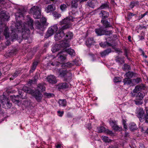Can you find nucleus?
<instances>
[{"label":"nucleus","mask_w":148,"mask_h":148,"mask_svg":"<svg viewBox=\"0 0 148 148\" xmlns=\"http://www.w3.org/2000/svg\"><path fill=\"white\" fill-rule=\"evenodd\" d=\"M60 8L62 11H64L67 8V6L65 4H63L60 5Z\"/></svg>","instance_id":"54"},{"label":"nucleus","mask_w":148,"mask_h":148,"mask_svg":"<svg viewBox=\"0 0 148 148\" xmlns=\"http://www.w3.org/2000/svg\"><path fill=\"white\" fill-rule=\"evenodd\" d=\"M101 22L105 28L110 27L111 26L110 23L106 19H101Z\"/></svg>","instance_id":"20"},{"label":"nucleus","mask_w":148,"mask_h":148,"mask_svg":"<svg viewBox=\"0 0 148 148\" xmlns=\"http://www.w3.org/2000/svg\"><path fill=\"white\" fill-rule=\"evenodd\" d=\"M95 32L98 36H101L104 35L105 33V30L102 27L96 29H95Z\"/></svg>","instance_id":"17"},{"label":"nucleus","mask_w":148,"mask_h":148,"mask_svg":"<svg viewBox=\"0 0 148 148\" xmlns=\"http://www.w3.org/2000/svg\"><path fill=\"white\" fill-rule=\"evenodd\" d=\"M146 87L145 85L143 84H140L136 86L134 89L133 91L134 93H136L140 90H144Z\"/></svg>","instance_id":"15"},{"label":"nucleus","mask_w":148,"mask_h":148,"mask_svg":"<svg viewBox=\"0 0 148 148\" xmlns=\"http://www.w3.org/2000/svg\"><path fill=\"white\" fill-rule=\"evenodd\" d=\"M95 41L92 38H90L87 39L85 42L86 45L88 47H90L91 45H93Z\"/></svg>","instance_id":"16"},{"label":"nucleus","mask_w":148,"mask_h":148,"mask_svg":"<svg viewBox=\"0 0 148 148\" xmlns=\"http://www.w3.org/2000/svg\"><path fill=\"white\" fill-rule=\"evenodd\" d=\"M133 16H135L136 17L137 16V15L136 14H134L133 13L128 12L127 13V18L129 20L131 19Z\"/></svg>","instance_id":"42"},{"label":"nucleus","mask_w":148,"mask_h":148,"mask_svg":"<svg viewBox=\"0 0 148 148\" xmlns=\"http://www.w3.org/2000/svg\"><path fill=\"white\" fill-rule=\"evenodd\" d=\"M106 42H101L99 43V45L101 47L105 48L106 47Z\"/></svg>","instance_id":"57"},{"label":"nucleus","mask_w":148,"mask_h":148,"mask_svg":"<svg viewBox=\"0 0 148 148\" xmlns=\"http://www.w3.org/2000/svg\"><path fill=\"white\" fill-rule=\"evenodd\" d=\"M109 3L108 1H107L105 3H102L99 9L101 10L108 9L109 8Z\"/></svg>","instance_id":"25"},{"label":"nucleus","mask_w":148,"mask_h":148,"mask_svg":"<svg viewBox=\"0 0 148 148\" xmlns=\"http://www.w3.org/2000/svg\"><path fill=\"white\" fill-rule=\"evenodd\" d=\"M15 16L16 17V20H17L18 18L23 16V14L22 13L20 12H17L15 14Z\"/></svg>","instance_id":"53"},{"label":"nucleus","mask_w":148,"mask_h":148,"mask_svg":"<svg viewBox=\"0 0 148 148\" xmlns=\"http://www.w3.org/2000/svg\"><path fill=\"white\" fill-rule=\"evenodd\" d=\"M45 96H46L48 98H51L53 97L54 96V94L52 93H48L47 92H45L44 94Z\"/></svg>","instance_id":"52"},{"label":"nucleus","mask_w":148,"mask_h":148,"mask_svg":"<svg viewBox=\"0 0 148 148\" xmlns=\"http://www.w3.org/2000/svg\"><path fill=\"white\" fill-rule=\"evenodd\" d=\"M37 89L38 90L37 91H39L43 92L45 91V88L44 85L41 84H38L37 86Z\"/></svg>","instance_id":"30"},{"label":"nucleus","mask_w":148,"mask_h":148,"mask_svg":"<svg viewBox=\"0 0 148 148\" xmlns=\"http://www.w3.org/2000/svg\"><path fill=\"white\" fill-rule=\"evenodd\" d=\"M139 51L141 52L142 54L141 55H143V57H145V58H147V56L145 54V53L144 51L141 49H139Z\"/></svg>","instance_id":"56"},{"label":"nucleus","mask_w":148,"mask_h":148,"mask_svg":"<svg viewBox=\"0 0 148 148\" xmlns=\"http://www.w3.org/2000/svg\"><path fill=\"white\" fill-rule=\"evenodd\" d=\"M12 31V33L11 34V38L12 41H14V40L16 39V38H18V35L16 33L18 32H20L22 33V32L21 31H18L17 30V29L16 28V23L15 24V28L14 29H11Z\"/></svg>","instance_id":"11"},{"label":"nucleus","mask_w":148,"mask_h":148,"mask_svg":"<svg viewBox=\"0 0 148 148\" xmlns=\"http://www.w3.org/2000/svg\"><path fill=\"white\" fill-rule=\"evenodd\" d=\"M123 48L124 51V55H125V57H127V56H128V54L130 52L129 49L128 48H126L125 47H123Z\"/></svg>","instance_id":"44"},{"label":"nucleus","mask_w":148,"mask_h":148,"mask_svg":"<svg viewBox=\"0 0 148 148\" xmlns=\"http://www.w3.org/2000/svg\"><path fill=\"white\" fill-rule=\"evenodd\" d=\"M145 110L146 113L142 108H137L136 113L140 122L145 121L146 123H148V107H146Z\"/></svg>","instance_id":"2"},{"label":"nucleus","mask_w":148,"mask_h":148,"mask_svg":"<svg viewBox=\"0 0 148 148\" xmlns=\"http://www.w3.org/2000/svg\"><path fill=\"white\" fill-rule=\"evenodd\" d=\"M58 113V115L60 117H62L64 114V112L63 111H58L57 112Z\"/></svg>","instance_id":"59"},{"label":"nucleus","mask_w":148,"mask_h":148,"mask_svg":"<svg viewBox=\"0 0 148 148\" xmlns=\"http://www.w3.org/2000/svg\"><path fill=\"white\" fill-rule=\"evenodd\" d=\"M30 12L33 14L34 17L35 19L40 18L41 13L38 7L34 6L30 9Z\"/></svg>","instance_id":"5"},{"label":"nucleus","mask_w":148,"mask_h":148,"mask_svg":"<svg viewBox=\"0 0 148 148\" xmlns=\"http://www.w3.org/2000/svg\"><path fill=\"white\" fill-rule=\"evenodd\" d=\"M64 35L65 34L64 31L62 29H59L55 35V40L56 41L59 40L61 39Z\"/></svg>","instance_id":"9"},{"label":"nucleus","mask_w":148,"mask_h":148,"mask_svg":"<svg viewBox=\"0 0 148 148\" xmlns=\"http://www.w3.org/2000/svg\"><path fill=\"white\" fill-rule=\"evenodd\" d=\"M64 36V39L69 42V40L72 38L73 34L72 32H69L66 33Z\"/></svg>","instance_id":"18"},{"label":"nucleus","mask_w":148,"mask_h":148,"mask_svg":"<svg viewBox=\"0 0 148 148\" xmlns=\"http://www.w3.org/2000/svg\"><path fill=\"white\" fill-rule=\"evenodd\" d=\"M139 4V2L138 1H132L131 2L130 4V7L132 9L134 8L135 6L136 5H138Z\"/></svg>","instance_id":"39"},{"label":"nucleus","mask_w":148,"mask_h":148,"mask_svg":"<svg viewBox=\"0 0 148 148\" xmlns=\"http://www.w3.org/2000/svg\"><path fill=\"white\" fill-rule=\"evenodd\" d=\"M4 34L5 38L7 39L9 37V32L8 27H5L4 29Z\"/></svg>","instance_id":"34"},{"label":"nucleus","mask_w":148,"mask_h":148,"mask_svg":"<svg viewBox=\"0 0 148 148\" xmlns=\"http://www.w3.org/2000/svg\"><path fill=\"white\" fill-rule=\"evenodd\" d=\"M58 29V27L56 25L51 26L48 28L47 31L46 32L45 38H47L51 36L57 32Z\"/></svg>","instance_id":"6"},{"label":"nucleus","mask_w":148,"mask_h":148,"mask_svg":"<svg viewBox=\"0 0 148 148\" xmlns=\"http://www.w3.org/2000/svg\"><path fill=\"white\" fill-rule=\"evenodd\" d=\"M115 60L120 65L124 63V58H120L119 56L115 57Z\"/></svg>","instance_id":"27"},{"label":"nucleus","mask_w":148,"mask_h":148,"mask_svg":"<svg viewBox=\"0 0 148 148\" xmlns=\"http://www.w3.org/2000/svg\"><path fill=\"white\" fill-rule=\"evenodd\" d=\"M113 129L115 131H120L122 130L121 127H119L116 124L112 126Z\"/></svg>","instance_id":"40"},{"label":"nucleus","mask_w":148,"mask_h":148,"mask_svg":"<svg viewBox=\"0 0 148 148\" xmlns=\"http://www.w3.org/2000/svg\"><path fill=\"white\" fill-rule=\"evenodd\" d=\"M97 3V1L95 0L89 1L88 2V6L92 8H94L95 5Z\"/></svg>","instance_id":"28"},{"label":"nucleus","mask_w":148,"mask_h":148,"mask_svg":"<svg viewBox=\"0 0 148 148\" xmlns=\"http://www.w3.org/2000/svg\"><path fill=\"white\" fill-rule=\"evenodd\" d=\"M55 9H54L52 5H49L47 8L46 10V12L49 13L54 10Z\"/></svg>","instance_id":"38"},{"label":"nucleus","mask_w":148,"mask_h":148,"mask_svg":"<svg viewBox=\"0 0 148 148\" xmlns=\"http://www.w3.org/2000/svg\"><path fill=\"white\" fill-rule=\"evenodd\" d=\"M110 37H108L107 38H106V47H111L113 48L114 45V44L113 43V42H109L110 41Z\"/></svg>","instance_id":"29"},{"label":"nucleus","mask_w":148,"mask_h":148,"mask_svg":"<svg viewBox=\"0 0 148 148\" xmlns=\"http://www.w3.org/2000/svg\"><path fill=\"white\" fill-rule=\"evenodd\" d=\"M132 81L134 84H135L140 83L142 81L140 77H137L136 78L133 79Z\"/></svg>","instance_id":"36"},{"label":"nucleus","mask_w":148,"mask_h":148,"mask_svg":"<svg viewBox=\"0 0 148 148\" xmlns=\"http://www.w3.org/2000/svg\"><path fill=\"white\" fill-rule=\"evenodd\" d=\"M79 0H72L71 2V7L72 8H77Z\"/></svg>","instance_id":"23"},{"label":"nucleus","mask_w":148,"mask_h":148,"mask_svg":"<svg viewBox=\"0 0 148 148\" xmlns=\"http://www.w3.org/2000/svg\"><path fill=\"white\" fill-rule=\"evenodd\" d=\"M65 52L66 53L70 55L71 57H73L75 56V53L73 49H66L65 50Z\"/></svg>","instance_id":"21"},{"label":"nucleus","mask_w":148,"mask_h":148,"mask_svg":"<svg viewBox=\"0 0 148 148\" xmlns=\"http://www.w3.org/2000/svg\"><path fill=\"white\" fill-rule=\"evenodd\" d=\"M100 17L102 19H107L109 16V12L104 11L101 10L99 13Z\"/></svg>","instance_id":"14"},{"label":"nucleus","mask_w":148,"mask_h":148,"mask_svg":"<svg viewBox=\"0 0 148 148\" xmlns=\"http://www.w3.org/2000/svg\"><path fill=\"white\" fill-rule=\"evenodd\" d=\"M23 90L25 92L31 94L34 91V90H32L31 88L26 86L23 87Z\"/></svg>","instance_id":"31"},{"label":"nucleus","mask_w":148,"mask_h":148,"mask_svg":"<svg viewBox=\"0 0 148 148\" xmlns=\"http://www.w3.org/2000/svg\"><path fill=\"white\" fill-rule=\"evenodd\" d=\"M69 85L66 82H62L58 84L57 86V87L59 90L65 89L68 88Z\"/></svg>","instance_id":"13"},{"label":"nucleus","mask_w":148,"mask_h":148,"mask_svg":"<svg viewBox=\"0 0 148 148\" xmlns=\"http://www.w3.org/2000/svg\"><path fill=\"white\" fill-rule=\"evenodd\" d=\"M123 82L124 83V85H129L131 84L132 81V79L130 78H125L123 79Z\"/></svg>","instance_id":"33"},{"label":"nucleus","mask_w":148,"mask_h":148,"mask_svg":"<svg viewBox=\"0 0 148 148\" xmlns=\"http://www.w3.org/2000/svg\"><path fill=\"white\" fill-rule=\"evenodd\" d=\"M124 67H123V70H129L131 69V67L129 65L126 64H125L123 65Z\"/></svg>","instance_id":"50"},{"label":"nucleus","mask_w":148,"mask_h":148,"mask_svg":"<svg viewBox=\"0 0 148 148\" xmlns=\"http://www.w3.org/2000/svg\"><path fill=\"white\" fill-rule=\"evenodd\" d=\"M112 33V31H105V34L109 35V36Z\"/></svg>","instance_id":"63"},{"label":"nucleus","mask_w":148,"mask_h":148,"mask_svg":"<svg viewBox=\"0 0 148 148\" xmlns=\"http://www.w3.org/2000/svg\"><path fill=\"white\" fill-rule=\"evenodd\" d=\"M47 79V81L51 84H55L57 82L56 77L53 75H51L48 76Z\"/></svg>","instance_id":"12"},{"label":"nucleus","mask_w":148,"mask_h":148,"mask_svg":"<svg viewBox=\"0 0 148 148\" xmlns=\"http://www.w3.org/2000/svg\"><path fill=\"white\" fill-rule=\"evenodd\" d=\"M74 64L73 63H70L68 62L64 64L63 65L64 66V67L70 68L74 65Z\"/></svg>","instance_id":"46"},{"label":"nucleus","mask_w":148,"mask_h":148,"mask_svg":"<svg viewBox=\"0 0 148 148\" xmlns=\"http://www.w3.org/2000/svg\"><path fill=\"white\" fill-rule=\"evenodd\" d=\"M102 140L104 142L108 143L110 141V139L107 136H102Z\"/></svg>","instance_id":"49"},{"label":"nucleus","mask_w":148,"mask_h":148,"mask_svg":"<svg viewBox=\"0 0 148 148\" xmlns=\"http://www.w3.org/2000/svg\"><path fill=\"white\" fill-rule=\"evenodd\" d=\"M147 27L146 26H144L142 25H140L139 28L141 30L143 29H146L147 28Z\"/></svg>","instance_id":"64"},{"label":"nucleus","mask_w":148,"mask_h":148,"mask_svg":"<svg viewBox=\"0 0 148 148\" xmlns=\"http://www.w3.org/2000/svg\"><path fill=\"white\" fill-rule=\"evenodd\" d=\"M63 25H64L62 26L61 28L59 29H62V30L63 31L64 30L68 29L71 26V25L69 24Z\"/></svg>","instance_id":"47"},{"label":"nucleus","mask_w":148,"mask_h":148,"mask_svg":"<svg viewBox=\"0 0 148 148\" xmlns=\"http://www.w3.org/2000/svg\"><path fill=\"white\" fill-rule=\"evenodd\" d=\"M129 129L131 131H134L137 130V127L135 123H131L129 124Z\"/></svg>","instance_id":"32"},{"label":"nucleus","mask_w":148,"mask_h":148,"mask_svg":"<svg viewBox=\"0 0 148 148\" xmlns=\"http://www.w3.org/2000/svg\"><path fill=\"white\" fill-rule=\"evenodd\" d=\"M59 75L62 77H64V81L69 83L72 78V74L66 70H63L60 71Z\"/></svg>","instance_id":"4"},{"label":"nucleus","mask_w":148,"mask_h":148,"mask_svg":"<svg viewBox=\"0 0 148 148\" xmlns=\"http://www.w3.org/2000/svg\"><path fill=\"white\" fill-rule=\"evenodd\" d=\"M134 93L132 94V96L135 97L134 101L135 104L137 106L142 105L143 103V99L145 95V93L142 91Z\"/></svg>","instance_id":"3"},{"label":"nucleus","mask_w":148,"mask_h":148,"mask_svg":"<svg viewBox=\"0 0 148 148\" xmlns=\"http://www.w3.org/2000/svg\"><path fill=\"white\" fill-rule=\"evenodd\" d=\"M38 76L37 74H36L33 78V81L35 82H36L38 80Z\"/></svg>","instance_id":"58"},{"label":"nucleus","mask_w":148,"mask_h":148,"mask_svg":"<svg viewBox=\"0 0 148 148\" xmlns=\"http://www.w3.org/2000/svg\"><path fill=\"white\" fill-rule=\"evenodd\" d=\"M40 62V60H35L32 63V65L31 67L30 71L35 70Z\"/></svg>","instance_id":"24"},{"label":"nucleus","mask_w":148,"mask_h":148,"mask_svg":"<svg viewBox=\"0 0 148 148\" xmlns=\"http://www.w3.org/2000/svg\"><path fill=\"white\" fill-rule=\"evenodd\" d=\"M119 77H116L114 79V82L115 83H117L119 82Z\"/></svg>","instance_id":"60"},{"label":"nucleus","mask_w":148,"mask_h":148,"mask_svg":"<svg viewBox=\"0 0 148 148\" xmlns=\"http://www.w3.org/2000/svg\"><path fill=\"white\" fill-rule=\"evenodd\" d=\"M97 130L99 133L103 132L106 131L105 128L103 126H101L99 127H97Z\"/></svg>","instance_id":"45"},{"label":"nucleus","mask_w":148,"mask_h":148,"mask_svg":"<svg viewBox=\"0 0 148 148\" xmlns=\"http://www.w3.org/2000/svg\"><path fill=\"white\" fill-rule=\"evenodd\" d=\"M59 63V62H50L49 63V64L52 66H55L58 65Z\"/></svg>","instance_id":"61"},{"label":"nucleus","mask_w":148,"mask_h":148,"mask_svg":"<svg viewBox=\"0 0 148 148\" xmlns=\"http://www.w3.org/2000/svg\"><path fill=\"white\" fill-rule=\"evenodd\" d=\"M111 52V49L110 48H108L100 53L101 56L104 57L108 55Z\"/></svg>","instance_id":"26"},{"label":"nucleus","mask_w":148,"mask_h":148,"mask_svg":"<svg viewBox=\"0 0 148 148\" xmlns=\"http://www.w3.org/2000/svg\"><path fill=\"white\" fill-rule=\"evenodd\" d=\"M36 26L37 28L38 29H40L41 31H43L45 28V26L44 25L40 23L38 21H36Z\"/></svg>","instance_id":"22"},{"label":"nucleus","mask_w":148,"mask_h":148,"mask_svg":"<svg viewBox=\"0 0 148 148\" xmlns=\"http://www.w3.org/2000/svg\"><path fill=\"white\" fill-rule=\"evenodd\" d=\"M53 16L55 18H58L61 16V15L58 14L56 11L52 13Z\"/></svg>","instance_id":"51"},{"label":"nucleus","mask_w":148,"mask_h":148,"mask_svg":"<svg viewBox=\"0 0 148 148\" xmlns=\"http://www.w3.org/2000/svg\"><path fill=\"white\" fill-rule=\"evenodd\" d=\"M66 116L68 118H72L73 116L72 113L70 112L67 113L66 115Z\"/></svg>","instance_id":"62"},{"label":"nucleus","mask_w":148,"mask_h":148,"mask_svg":"<svg viewBox=\"0 0 148 148\" xmlns=\"http://www.w3.org/2000/svg\"><path fill=\"white\" fill-rule=\"evenodd\" d=\"M134 75V73L133 72H131L130 71H128L127 73L124 75V76H126V77L127 78H130L131 79L133 76Z\"/></svg>","instance_id":"41"},{"label":"nucleus","mask_w":148,"mask_h":148,"mask_svg":"<svg viewBox=\"0 0 148 148\" xmlns=\"http://www.w3.org/2000/svg\"><path fill=\"white\" fill-rule=\"evenodd\" d=\"M60 46L63 48H66L70 46L69 41L64 39L60 41Z\"/></svg>","instance_id":"19"},{"label":"nucleus","mask_w":148,"mask_h":148,"mask_svg":"<svg viewBox=\"0 0 148 148\" xmlns=\"http://www.w3.org/2000/svg\"><path fill=\"white\" fill-rule=\"evenodd\" d=\"M19 97H20V96L18 95L12 96V101L16 103H18L19 102Z\"/></svg>","instance_id":"35"},{"label":"nucleus","mask_w":148,"mask_h":148,"mask_svg":"<svg viewBox=\"0 0 148 148\" xmlns=\"http://www.w3.org/2000/svg\"><path fill=\"white\" fill-rule=\"evenodd\" d=\"M46 19L45 17H42L40 19V23L46 26L48 25V24L46 22Z\"/></svg>","instance_id":"43"},{"label":"nucleus","mask_w":148,"mask_h":148,"mask_svg":"<svg viewBox=\"0 0 148 148\" xmlns=\"http://www.w3.org/2000/svg\"><path fill=\"white\" fill-rule=\"evenodd\" d=\"M66 56L65 52L62 51L57 54L56 57L58 58L59 61L62 62L66 59Z\"/></svg>","instance_id":"10"},{"label":"nucleus","mask_w":148,"mask_h":148,"mask_svg":"<svg viewBox=\"0 0 148 148\" xmlns=\"http://www.w3.org/2000/svg\"><path fill=\"white\" fill-rule=\"evenodd\" d=\"M61 25L69 24L70 25V22H69V20L66 18L64 19L60 23Z\"/></svg>","instance_id":"48"},{"label":"nucleus","mask_w":148,"mask_h":148,"mask_svg":"<svg viewBox=\"0 0 148 148\" xmlns=\"http://www.w3.org/2000/svg\"><path fill=\"white\" fill-rule=\"evenodd\" d=\"M115 51L116 53H117L118 55H120L121 53H122V51L120 50L119 48H114Z\"/></svg>","instance_id":"55"},{"label":"nucleus","mask_w":148,"mask_h":148,"mask_svg":"<svg viewBox=\"0 0 148 148\" xmlns=\"http://www.w3.org/2000/svg\"><path fill=\"white\" fill-rule=\"evenodd\" d=\"M27 24H24L21 21H16V27L17 30L22 32V38L24 40L29 38L30 31L29 28L31 29H34L33 27L34 21L30 18L27 22Z\"/></svg>","instance_id":"1"},{"label":"nucleus","mask_w":148,"mask_h":148,"mask_svg":"<svg viewBox=\"0 0 148 148\" xmlns=\"http://www.w3.org/2000/svg\"><path fill=\"white\" fill-rule=\"evenodd\" d=\"M9 18L4 10L1 11L0 13V25H2L3 21H8Z\"/></svg>","instance_id":"7"},{"label":"nucleus","mask_w":148,"mask_h":148,"mask_svg":"<svg viewBox=\"0 0 148 148\" xmlns=\"http://www.w3.org/2000/svg\"><path fill=\"white\" fill-rule=\"evenodd\" d=\"M32 95L38 102L40 101L42 99V95L40 92L39 91L34 90Z\"/></svg>","instance_id":"8"},{"label":"nucleus","mask_w":148,"mask_h":148,"mask_svg":"<svg viewBox=\"0 0 148 148\" xmlns=\"http://www.w3.org/2000/svg\"><path fill=\"white\" fill-rule=\"evenodd\" d=\"M58 102L60 106H66V101L65 99H59Z\"/></svg>","instance_id":"37"}]
</instances>
